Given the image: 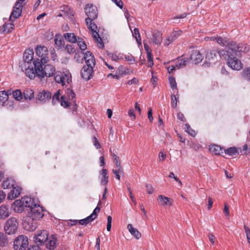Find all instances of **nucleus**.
Returning <instances> with one entry per match:
<instances>
[{
  "label": "nucleus",
  "instance_id": "obj_43",
  "mask_svg": "<svg viewBox=\"0 0 250 250\" xmlns=\"http://www.w3.org/2000/svg\"><path fill=\"white\" fill-rule=\"evenodd\" d=\"M94 220L93 218H92L90 215H89L84 219L80 220L78 221V222L80 225L86 226Z\"/></svg>",
  "mask_w": 250,
  "mask_h": 250
},
{
  "label": "nucleus",
  "instance_id": "obj_52",
  "mask_svg": "<svg viewBox=\"0 0 250 250\" xmlns=\"http://www.w3.org/2000/svg\"><path fill=\"white\" fill-rule=\"evenodd\" d=\"M147 58L148 63V66L149 67H152L154 63H153V57H152L151 52H147Z\"/></svg>",
  "mask_w": 250,
  "mask_h": 250
},
{
  "label": "nucleus",
  "instance_id": "obj_2",
  "mask_svg": "<svg viewBox=\"0 0 250 250\" xmlns=\"http://www.w3.org/2000/svg\"><path fill=\"white\" fill-rule=\"evenodd\" d=\"M45 63H41L38 59L33 61L36 75L41 78L45 76L50 77L53 76L56 71L55 67L50 64H45Z\"/></svg>",
  "mask_w": 250,
  "mask_h": 250
},
{
  "label": "nucleus",
  "instance_id": "obj_38",
  "mask_svg": "<svg viewBox=\"0 0 250 250\" xmlns=\"http://www.w3.org/2000/svg\"><path fill=\"white\" fill-rule=\"evenodd\" d=\"M25 74L30 79H32L35 77V68L34 69L33 67L31 68L30 66H28L27 68L25 69Z\"/></svg>",
  "mask_w": 250,
  "mask_h": 250
},
{
  "label": "nucleus",
  "instance_id": "obj_22",
  "mask_svg": "<svg viewBox=\"0 0 250 250\" xmlns=\"http://www.w3.org/2000/svg\"><path fill=\"white\" fill-rule=\"evenodd\" d=\"M8 93L9 95H12L13 98L16 101H20L23 99V92L20 89H9Z\"/></svg>",
  "mask_w": 250,
  "mask_h": 250
},
{
  "label": "nucleus",
  "instance_id": "obj_13",
  "mask_svg": "<svg viewBox=\"0 0 250 250\" xmlns=\"http://www.w3.org/2000/svg\"><path fill=\"white\" fill-rule=\"evenodd\" d=\"M23 226L25 230L33 231L37 228V222L36 219L30 217L25 219Z\"/></svg>",
  "mask_w": 250,
  "mask_h": 250
},
{
  "label": "nucleus",
  "instance_id": "obj_28",
  "mask_svg": "<svg viewBox=\"0 0 250 250\" xmlns=\"http://www.w3.org/2000/svg\"><path fill=\"white\" fill-rule=\"evenodd\" d=\"M127 228L131 233L136 239H139L141 237V233L138 229L133 228V225L131 224L127 225Z\"/></svg>",
  "mask_w": 250,
  "mask_h": 250
},
{
  "label": "nucleus",
  "instance_id": "obj_4",
  "mask_svg": "<svg viewBox=\"0 0 250 250\" xmlns=\"http://www.w3.org/2000/svg\"><path fill=\"white\" fill-rule=\"evenodd\" d=\"M54 78L56 83H61L64 85L65 83H69L71 82V76L69 72H55L54 74Z\"/></svg>",
  "mask_w": 250,
  "mask_h": 250
},
{
  "label": "nucleus",
  "instance_id": "obj_41",
  "mask_svg": "<svg viewBox=\"0 0 250 250\" xmlns=\"http://www.w3.org/2000/svg\"><path fill=\"white\" fill-rule=\"evenodd\" d=\"M132 35L136 39V42L138 44L141 45L142 44L141 38L139 29L137 28H135L133 30V31H132Z\"/></svg>",
  "mask_w": 250,
  "mask_h": 250
},
{
  "label": "nucleus",
  "instance_id": "obj_19",
  "mask_svg": "<svg viewBox=\"0 0 250 250\" xmlns=\"http://www.w3.org/2000/svg\"><path fill=\"white\" fill-rule=\"evenodd\" d=\"M21 190L22 188L21 187L18 186H14L12 187V189L8 194L7 199L9 200H14L16 198L20 195Z\"/></svg>",
  "mask_w": 250,
  "mask_h": 250
},
{
  "label": "nucleus",
  "instance_id": "obj_37",
  "mask_svg": "<svg viewBox=\"0 0 250 250\" xmlns=\"http://www.w3.org/2000/svg\"><path fill=\"white\" fill-rule=\"evenodd\" d=\"M241 75L244 80L250 82V67H248L243 69Z\"/></svg>",
  "mask_w": 250,
  "mask_h": 250
},
{
  "label": "nucleus",
  "instance_id": "obj_33",
  "mask_svg": "<svg viewBox=\"0 0 250 250\" xmlns=\"http://www.w3.org/2000/svg\"><path fill=\"white\" fill-rule=\"evenodd\" d=\"M63 37L65 40L72 43H75L77 41V37L72 33H66L64 34Z\"/></svg>",
  "mask_w": 250,
  "mask_h": 250
},
{
  "label": "nucleus",
  "instance_id": "obj_49",
  "mask_svg": "<svg viewBox=\"0 0 250 250\" xmlns=\"http://www.w3.org/2000/svg\"><path fill=\"white\" fill-rule=\"evenodd\" d=\"M64 50L69 54L73 53L75 51L74 45L73 44H67L64 47Z\"/></svg>",
  "mask_w": 250,
  "mask_h": 250
},
{
  "label": "nucleus",
  "instance_id": "obj_47",
  "mask_svg": "<svg viewBox=\"0 0 250 250\" xmlns=\"http://www.w3.org/2000/svg\"><path fill=\"white\" fill-rule=\"evenodd\" d=\"M186 131L188 133L189 135L192 137H194L196 135L195 131L191 128L189 124H186L185 125Z\"/></svg>",
  "mask_w": 250,
  "mask_h": 250
},
{
  "label": "nucleus",
  "instance_id": "obj_61",
  "mask_svg": "<svg viewBox=\"0 0 250 250\" xmlns=\"http://www.w3.org/2000/svg\"><path fill=\"white\" fill-rule=\"evenodd\" d=\"M78 222V220H69L67 221V226L71 227L76 225Z\"/></svg>",
  "mask_w": 250,
  "mask_h": 250
},
{
  "label": "nucleus",
  "instance_id": "obj_25",
  "mask_svg": "<svg viewBox=\"0 0 250 250\" xmlns=\"http://www.w3.org/2000/svg\"><path fill=\"white\" fill-rule=\"evenodd\" d=\"M209 151L215 155L223 156L224 149L219 146L216 145H211L209 147Z\"/></svg>",
  "mask_w": 250,
  "mask_h": 250
},
{
  "label": "nucleus",
  "instance_id": "obj_60",
  "mask_svg": "<svg viewBox=\"0 0 250 250\" xmlns=\"http://www.w3.org/2000/svg\"><path fill=\"white\" fill-rule=\"evenodd\" d=\"M181 30L174 31L171 33L170 36L172 37L175 38L176 40L179 36L181 35Z\"/></svg>",
  "mask_w": 250,
  "mask_h": 250
},
{
  "label": "nucleus",
  "instance_id": "obj_44",
  "mask_svg": "<svg viewBox=\"0 0 250 250\" xmlns=\"http://www.w3.org/2000/svg\"><path fill=\"white\" fill-rule=\"evenodd\" d=\"M76 42L81 50L83 51L86 49V44L82 38L78 37Z\"/></svg>",
  "mask_w": 250,
  "mask_h": 250
},
{
  "label": "nucleus",
  "instance_id": "obj_11",
  "mask_svg": "<svg viewBox=\"0 0 250 250\" xmlns=\"http://www.w3.org/2000/svg\"><path fill=\"white\" fill-rule=\"evenodd\" d=\"M52 97V94L48 90H41L36 97L37 102H40L42 104H45L48 102Z\"/></svg>",
  "mask_w": 250,
  "mask_h": 250
},
{
  "label": "nucleus",
  "instance_id": "obj_16",
  "mask_svg": "<svg viewBox=\"0 0 250 250\" xmlns=\"http://www.w3.org/2000/svg\"><path fill=\"white\" fill-rule=\"evenodd\" d=\"M22 7L23 6L21 2L17 1L13 7L10 19H11L12 17L15 19L19 18L21 14Z\"/></svg>",
  "mask_w": 250,
  "mask_h": 250
},
{
  "label": "nucleus",
  "instance_id": "obj_9",
  "mask_svg": "<svg viewBox=\"0 0 250 250\" xmlns=\"http://www.w3.org/2000/svg\"><path fill=\"white\" fill-rule=\"evenodd\" d=\"M221 58L218 55V51L216 50H208L206 54L205 63L209 65L215 64Z\"/></svg>",
  "mask_w": 250,
  "mask_h": 250
},
{
  "label": "nucleus",
  "instance_id": "obj_45",
  "mask_svg": "<svg viewBox=\"0 0 250 250\" xmlns=\"http://www.w3.org/2000/svg\"><path fill=\"white\" fill-rule=\"evenodd\" d=\"M60 90L57 91L52 96V103L53 105L60 102Z\"/></svg>",
  "mask_w": 250,
  "mask_h": 250
},
{
  "label": "nucleus",
  "instance_id": "obj_46",
  "mask_svg": "<svg viewBox=\"0 0 250 250\" xmlns=\"http://www.w3.org/2000/svg\"><path fill=\"white\" fill-rule=\"evenodd\" d=\"M64 96H66L69 100H72L75 97V94L72 89L68 88Z\"/></svg>",
  "mask_w": 250,
  "mask_h": 250
},
{
  "label": "nucleus",
  "instance_id": "obj_54",
  "mask_svg": "<svg viewBox=\"0 0 250 250\" xmlns=\"http://www.w3.org/2000/svg\"><path fill=\"white\" fill-rule=\"evenodd\" d=\"M100 211V208L98 207H97L94 210H93L92 214L90 215L92 218H93V219L95 220L97 217V214Z\"/></svg>",
  "mask_w": 250,
  "mask_h": 250
},
{
  "label": "nucleus",
  "instance_id": "obj_10",
  "mask_svg": "<svg viewBox=\"0 0 250 250\" xmlns=\"http://www.w3.org/2000/svg\"><path fill=\"white\" fill-rule=\"evenodd\" d=\"M48 50L47 48L44 46L37 45L36 48V54L41 58L40 59H38L39 62L41 63H47L48 61V58L47 56L48 55Z\"/></svg>",
  "mask_w": 250,
  "mask_h": 250
},
{
  "label": "nucleus",
  "instance_id": "obj_48",
  "mask_svg": "<svg viewBox=\"0 0 250 250\" xmlns=\"http://www.w3.org/2000/svg\"><path fill=\"white\" fill-rule=\"evenodd\" d=\"M61 104L64 108L69 106L68 99L66 98V96H62L61 97Z\"/></svg>",
  "mask_w": 250,
  "mask_h": 250
},
{
  "label": "nucleus",
  "instance_id": "obj_55",
  "mask_svg": "<svg viewBox=\"0 0 250 250\" xmlns=\"http://www.w3.org/2000/svg\"><path fill=\"white\" fill-rule=\"evenodd\" d=\"M125 61H128L130 63H133L135 62L134 57L132 55H126L125 56Z\"/></svg>",
  "mask_w": 250,
  "mask_h": 250
},
{
  "label": "nucleus",
  "instance_id": "obj_34",
  "mask_svg": "<svg viewBox=\"0 0 250 250\" xmlns=\"http://www.w3.org/2000/svg\"><path fill=\"white\" fill-rule=\"evenodd\" d=\"M54 42L58 49H62L64 46V41L61 37L56 36Z\"/></svg>",
  "mask_w": 250,
  "mask_h": 250
},
{
  "label": "nucleus",
  "instance_id": "obj_15",
  "mask_svg": "<svg viewBox=\"0 0 250 250\" xmlns=\"http://www.w3.org/2000/svg\"><path fill=\"white\" fill-rule=\"evenodd\" d=\"M83 55V57L82 60L84 59L86 64L89 67H94L95 65V59L94 55L90 51H86L85 53H82Z\"/></svg>",
  "mask_w": 250,
  "mask_h": 250
},
{
  "label": "nucleus",
  "instance_id": "obj_26",
  "mask_svg": "<svg viewBox=\"0 0 250 250\" xmlns=\"http://www.w3.org/2000/svg\"><path fill=\"white\" fill-rule=\"evenodd\" d=\"M34 92L29 88L25 89L23 91V98L26 101H31L34 98Z\"/></svg>",
  "mask_w": 250,
  "mask_h": 250
},
{
  "label": "nucleus",
  "instance_id": "obj_21",
  "mask_svg": "<svg viewBox=\"0 0 250 250\" xmlns=\"http://www.w3.org/2000/svg\"><path fill=\"white\" fill-rule=\"evenodd\" d=\"M34 53L33 49L29 48L26 49L24 51L23 56L24 62H27V63H30L33 60Z\"/></svg>",
  "mask_w": 250,
  "mask_h": 250
},
{
  "label": "nucleus",
  "instance_id": "obj_24",
  "mask_svg": "<svg viewBox=\"0 0 250 250\" xmlns=\"http://www.w3.org/2000/svg\"><path fill=\"white\" fill-rule=\"evenodd\" d=\"M11 209L9 206L2 205L0 207V217L1 219H5L8 217L10 214Z\"/></svg>",
  "mask_w": 250,
  "mask_h": 250
},
{
  "label": "nucleus",
  "instance_id": "obj_31",
  "mask_svg": "<svg viewBox=\"0 0 250 250\" xmlns=\"http://www.w3.org/2000/svg\"><path fill=\"white\" fill-rule=\"evenodd\" d=\"M102 179L101 183L102 185H105L108 182V173L107 169L103 168L101 171Z\"/></svg>",
  "mask_w": 250,
  "mask_h": 250
},
{
  "label": "nucleus",
  "instance_id": "obj_3",
  "mask_svg": "<svg viewBox=\"0 0 250 250\" xmlns=\"http://www.w3.org/2000/svg\"><path fill=\"white\" fill-rule=\"evenodd\" d=\"M84 11L87 18L85 19L86 23H89L91 21L96 20L98 16V11L97 7L91 4H87L84 7Z\"/></svg>",
  "mask_w": 250,
  "mask_h": 250
},
{
  "label": "nucleus",
  "instance_id": "obj_7",
  "mask_svg": "<svg viewBox=\"0 0 250 250\" xmlns=\"http://www.w3.org/2000/svg\"><path fill=\"white\" fill-rule=\"evenodd\" d=\"M87 28L90 30L93 34V37L95 41L99 44V47L103 48L104 47V44L103 42L102 39L99 36L98 33L96 32L97 29V26L93 22V21H91L89 23H86Z\"/></svg>",
  "mask_w": 250,
  "mask_h": 250
},
{
  "label": "nucleus",
  "instance_id": "obj_42",
  "mask_svg": "<svg viewBox=\"0 0 250 250\" xmlns=\"http://www.w3.org/2000/svg\"><path fill=\"white\" fill-rule=\"evenodd\" d=\"M8 243L7 236L5 235L3 232H0V246L4 247Z\"/></svg>",
  "mask_w": 250,
  "mask_h": 250
},
{
  "label": "nucleus",
  "instance_id": "obj_56",
  "mask_svg": "<svg viewBox=\"0 0 250 250\" xmlns=\"http://www.w3.org/2000/svg\"><path fill=\"white\" fill-rule=\"evenodd\" d=\"M107 223L106 226L107 230L110 231L111 230V223H112V217L111 216H108L107 217Z\"/></svg>",
  "mask_w": 250,
  "mask_h": 250
},
{
  "label": "nucleus",
  "instance_id": "obj_39",
  "mask_svg": "<svg viewBox=\"0 0 250 250\" xmlns=\"http://www.w3.org/2000/svg\"><path fill=\"white\" fill-rule=\"evenodd\" d=\"M169 83L170 84V86L171 88L174 91V90H176L177 94L178 93V89L177 86V83L176 82L175 79L174 77L171 76L168 78Z\"/></svg>",
  "mask_w": 250,
  "mask_h": 250
},
{
  "label": "nucleus",
  "instance_id": "obj_32",
  "mask_svg": "<svg viewBox=\"0 0 250 250\" xmlns=\"http://www.w3.org/2000/svg\"><path fill=\"white\" fill-rule=\"evenodd\" d=\"M8 90L0 91V104L3 105L9 98Z\"/></svg>",
  "mask_w": 250,
  "mask_h": 250
},
{
  "label": "nucleus",
  "instance_id": "obj_36",
  "mask_svg": "<svg viewBox=\"0 0 250 250\" xmlns=\"http://www.w3.org/2000/svg\"><path fill=\"white\" fill-rule=\"evenodd\" d=\"M189 62L188 58L178 59L176 62L175 66L178 69L183 68L186 65L187 62Z\"/></svg>",
  "mask_w": 250,
  "mask_h": 250
},
{
  "label": "nucleus",
  "instance_id": "obj_14",
  "mask_svg": "<svg viewBox=\"0 0 250 250\" xmlns=\"http://www.w3.org/2000/svg\"><path fill=\"white\" fill-rule=\"evenodd\" d=\"M93 74V68L87 65H84L81 71L82 77L86 81L89 80Z\"/></svg>",
  "mask_w": 250,
  "mask_h": 250
},
{
  "label": "nucleus",
  "instance_id": "obj_50",
  "mask_svg": "<svg viewBox=\"0 0 250 250\" xmlns=\"http://www.w3.org/2000/svg\"><path fill=\"white\" fill-rule=\"evenodd\" d=\"M113 173L115 175V177L119 180H120V174L123 173V168H117V169H113Z\"/></svg>",
  "mask_w": 250,
  "mask_h": 250
},
{
  "label": "nucleus",
  "instance_id": "obj_40",
  "mask_svg": "<svg viewBox=\"0 0 250 250\" xmlns=\"http://www.w3.org/2000/svg\"><path fill=\"white\" fill-rule=\"evenodd\" d=\"M224 154H228L229 156H233L236 154H238L237 149L235 147H230L226 150L224 149Z\"/></svg>",
  "mask_w": 250,
  "mask_h": 250
},
{
  "label": "nucleus",
  "instance_id": "obj_57",
  "mask_svg": "<svg viewBox=\"0 0 250 250\" xmlns=\"http://www.w3.org/2000/svg\"><path fill=\"white\" fill-rule=\"evenodd\" d=\"M175 40V38L172 37L170 35V36L166 39L165 41L164 44L166 46H168L172 42H173Z\"/></svg>",
  "mask_w": 250,
  "mask_h": 250
},
{
  "label": "nucleus",
  "instance_id": "obj_63",
  "mask_svg": "<svg viewBox=\"0 0 250 250\" xmlns=\"http://www.w3.org/2000/svg\"><path fill=\"white\" fill-rule=\"evenodd\" d=\"M114 162L117 168H122V166L121 165V162L119 158H116L115 159H114Z\"/></svg>",
  "mask_w": 250,
  "mask_h": 250
},
{
  "label": "nucleus",
  "instance_id": "obj_6",
  "mask_svg": "<svg viewBox=\"0 0 250 250\" xmlns=\"http://www.w3.org/2000/svg\"><path fill=\"white\" fill-rule=\"evenodd\" d=\"M28 240L27 236L21 235L19 236L14 242L15 250H25L28 246Z\"/></svg>",
  "mask_w": 250,
  "mask_h": 250
},
{
  "label": "nucleus",
  "instance_id": "obj_62",
  "mask_svg": "<svg viewBox=\"0 0 250 250\" xmlns=\"http://www.w3.org/2000/svg\"><path fill=\"white\" fill-rule=\"evenodd\" d=\"M114 3L116 4V5L120 7V8H122L124 6L123 2L122 0H111Z\"/></svg>",
  "mask_w": 250,
  "mask_h": 250
},
{
  "label": "nucleus",
  "instance_id": "obj_58",
  "mask_svg": "<svg viewBox=\"0 0 250 250\" xmlns=\"http://www.w3.org/2000/svg\"><path fill=\"white\" fill-rule=\"evenodd\" d=\"M92 139H93V145L96 147V148L97 149H99V148H101V145L99 143L97 138L95 136H94L93 137Z\"/></svg>",
  "mask_w": 250,
  "mask_h": 250
},
{
  "label": "nucleus",
  "instance_id": "obj_8",
  "mask_svg": "<svg viewBox=\"0 0 250 250\" xmlns=\"http://www.w3.org/2000/svg\"><path fill=\"white\" fill-rule=\"evenodd\" d=\"M44 211L43 207L39 205L36 204L28 211V213L30 215V217L36 220H40L44 216Z\"/></svg>",
  "mask_w": 250,
  "mask_h": 250
},
{
  "label": "nucleus",
  "instance_id": "obj_12",
  "mask_svg": "<svg viewBox=\"0 0 250 250\" xmlns=\"http://www.w3.org/2000/svg\"><path fill=\"white\" fill-rule=\"evenodd\" d=\"M48 237V233L45 230H42L39 231L37 234L34 236L35 242L39 245H42L45 242Z\"/></svg>",
  "mask_w": 250,
  "mask_h": 250
},
{
  "label": "nucleus",
  "instance_id": "obj_17",
  "mask_svg": "<svg viewBox=\"0 0 250 250\" xmlns=\"http://www.w3.org/2000/svg\"><path fill=\"white\" fill-rule=\"evenodd\" d=\"M57 242L56 235H51L49 237H48V239L45 242L46 248L51 250H54L57 247Z\"/></svg>",
  "mask_w": 250,
  "mask_h": 250
},
{
  "label": "nucleus",
  "instance_id": "obj_23",
  "mask_svg": "<svg viewBox=\"0 0 250 250\" xmlns=\"http://www.w3.org/2000/svg\"><path fill=\"white\" fill-rule=\"evenodd\" d=\"M151 39L153 43L159 45L162 41V34L159 31H154L152 32Z\"/></svg>",
  "mask_w": 250,
  "mask_h": 250
},
{
  "label": "nucleus",
  "instance_id": "obj_1",
  "mask_svg": "<svg viewBox=\"0 0 250 250\" xmlns=\"http://www.w3.org/2000/svg\"><path fill=\"white\" fill-rule=\"evenodd\" d=\"M217 43L225 48L218 51L220 57L227 61L228 65L233 70H239L243 67V64L238 57L242 53H247L250 50L249 46L245 43H237L234 41H229L227 38L221 37L215 38Z\"/></svg>",
  "mask_w": 250,
  "mask_h": 250
},
{
  "label": "nucleus",
  "instance_id": "obj_5",
  "mask_svg": "<svg viewBox=\"0 0 250 250\" xmlns=\"http://www.w3.org/2000/svg\"><path fill=\"white\" fill-rule=\"evenodd\" d=\"M19 226V222L15 217L8 219L5 224L4 229L6 233L13 234L16 232Z\"/></svg>",
  "mask_w": 250,
  "mask_h": 250
},
{
  "label": "nucleus",
  "instance_id": "obj_29",
  "mask_svg": "<svg viewBox=\"0 0 250 250\" xmlns=\"http://www.w3.org/2000/svg\"><path fill=\"white\" fill-rule=\"evenodd\" d=\"M14 25L13 23H5L0 26V32L1 33L7 34L11 32L14 29Z\"/></svg>",
  "mask_w": 250,
  "mask_h": 250
},
{
  "label": "nucleus",
  "instance_id": "obj_53",
  "mask_svg": "<svg viewBox=\"0 0 250 250\" xmlns=\"http://www.w3.org/2000/svg\"><path fill=\"white\" fill-rule=\"evenodd\" d=\"M244 229L247 236L248 242L250 244V229L249 227L244 225Z\"/></svg>",
  "mask_w": 250,
  "mask_h": 250
},
{
  "label": "nucleus",
  "instance_id": "obj_20",
  "mask_svg": "<svg viewBox=\"0 0 250 250\" xmlns=\"http://www.w3.org/2000/svg\"><path fill=\"white\" fill-rule=\"evenodd\" d=\"M21 199L22 205L23 206V208H28V211H29L31 208H32L33 206H35V205L36 204V203H35L34 200L33 198H32L27 196H24L22 197Z\"/></svg>",
  "mask_w": 250,
  "mask_h": 250
},
{
  "label": "nucleus",
  "instance_id": "obj_35",
  "mask_svg": "<svg viewBox=\"0 0 250 250\" xmlns=\"http://www.w3.org/2000/svg\"><path fill=\"white\" fill-rule=\"evenodd\" d=\"M15 181L12 179L7 178L2 183V187L4 189L10 188L14 186Z\"/></svg>",
  "mask_w": 250,
  "mask_h": 250
},
{
  "label": "nucleus",
  "instance_id": "obj_30",
  "mask_svg": "<svg viewBox=\"0 0 250 250\" xmlns=\"http://www.w3.org/2000/svg\"><path fill=\"white\" fill-rule=\"evenodd\" d=\"M13 207L14 211L17 212H22L23 210V206L22 205V199L16 200L13 204Z\"/></svg>",
  "mask_w": 250,
  "mask_h": 250
},
{
  "label": "nucleus",
  "instance_id": "obj_27",
  "mask_svg": "<svg viewBox=\"0 0 250 250\" xmlns=\"http://www.w3.org/2000/svg\"><path fill=\"white\" fill-rule=\"evenodd\" d=\"M158 201L161 205L166 206L168 205L171 206L172 204V199L162 195H160L158 197Z\"/></svg>",
  "mask_w": 250,
  "mask_h": 250
},
{
  "label": "nucleus",
  "instance_id": "obj_18",
  "mask_svg": "<svg viewBox=\"0 0 250 250\" xmlns=\"http://www.w3.org/2000/svg\"><path fill=\"white\" fill-rule=\"evenodd\" d=\"M188 59L189 61L190 60L192 61L194 63L197 64L202 61L203 57L199 51L198 50H193L191 52L190 58Z\"/></svg>",
  "mask_w": 250,
  "mask_h": 250
},
{
  "label": "nucleus",
  "instance_id": "obj_51",
  "mask_svg": "<svg viewBox=\"0 0 250 250\" xmlns=\"http://www.w3.org/2000/svg\"><path fill=\"white\" fill-rule=\"evenodd\" d=\"M171 107L173 108H175L177 106V100L176 97V95L174 94H172L171 95Z\"/></svg>",
  "mask_w": 250,
  "mask_h": 250
},
{
  "label": "nucleus",
  "instance_id": "obj_59",
  "mask_svg": "<svg viewBox=\"0 0 250 250\" xmlns=\"http://www.w3.org/2000/svg\"><path fill=\"white\" fill-rule=\"evenodd\" d=\"M146 192L148 194H152L154 191V189L151 184H147L146 185Z\"/></svg>",
  "mask_w": 250,
  "mask_h": 250
},
{
  "label": "nucleus",
  "instance_id": "obj_64",
  "mask_svg": "<svg viewBox=\"0 0 250 250\" xmlns=\"http://www.w3.org/2000/svg\"><path fill=\"white\" fill-rule=\"evenodd\" d=\"M27 250H42L39 246L34 245L30 246V247L28 248Z\"/></svg>",
  "mask_w": 250,
  "mask_h": 250
}]
</instances>
